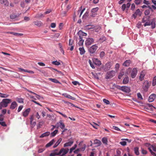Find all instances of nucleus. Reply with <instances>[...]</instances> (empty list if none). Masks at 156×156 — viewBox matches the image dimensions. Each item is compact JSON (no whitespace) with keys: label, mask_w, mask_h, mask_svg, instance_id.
Returning a JSON list of instances; mask_svg holds the SVG:
<instances>
[{"label":"nucleus","mask_w":156,"mask_h":156,"mask_svg":"<svg viewBox=\"0 0 156 156\" xmlns=\"http://www.w3.org/2000/svg\"><path fill=\"white\" fill-rule=\"evenodd\" d=\"M58 130L56 129L55 131H54L53 132L51 133L50 134V136L51 137H54L55 136L56 134L58 132Z\"/></svg>","instance_id":"obj_30"},{"label":"nucleus","mask_w":156,"mask_h":156,"mask_svg":"<svg viewBox=\"0 0 156 156\" xmlns=\"http://www.w3.org/2000/svg\"><path fill=\"white\" fill-rule=\"evenodd\" d=\"M78 35L79 36V39H83V36H86L87 35V33L83 32L82 30H80L78 33Z\"/></svg>","instance_id":"obj_10"},{"label":"nucleus","mask_w":156,"mask_h":156,"mask_svg":"<svg viewBox=\"0 0 156 156\" xmlns=\"http://www.w3.org/2000/svg\"><path fill=\"white\" fill-rule=\"evenodd\" d=\"M76 147H77L76 144H75L73 147L72 148H71L70 149L69 153H71L73 151V150H75Z\"/></svg>","instance_id":"obj_40"},{"label":"nucleus","mask_w":156,"mask_h":156,"mask_svg":"<svg viewBox=\"0 0 156 156\" xmlns=\"http://www.w3.org/2000/svg\"><path fill=\"white\" fill-rule=\"evenodd\" d=\"M112 65V62H108L103 66L102 68L105 71H106L110 69Z\"/></svg>","instance_id":"obj_5"},{"label":"nucleus","mask_w":156,"mask_h":156,"mask_svg":"<svg viewBox=\"0 0 156 156\" xmlns=\"http://www.w3.org/2000/svg\"><path fill=\"white\" fill-rule=\"evenodd\" d=\"M126 8V5L125 4H123L122 6V9L123 11H124Z\"/></svg>","instance_id":"obj_62"},{"label":"nucleus","mask_w":156,"mask_h":156,"mask_svg":"<svg viewBox=\"0 0 156 156\" xmlns=\"http://www.w3.org/2000/svg\"><path fill=\"white\" fill-rule=\"evenodd\" d=\"M99 9L98 7H96L95 8H93L91 10V12H94V13H96L97 11Z\"/></svg>","instance_id":"obj_41"},{"label":"nucleus","mask_w":156,"mask_h":156,"mask_svg":"<svg viewBox=\"0 0 156 156\" xmlns=\"http://www.w3.org/2000/svg\"><path fill=\"white\" fill-rule=\"evenodd\" d=\"M8 33L16 36H21L23 35V34L21 33H16L13 32H8Z\"/></svg>","instance_id":"obj_27"},{"label":"nucleus","mask_w":156,"mask_h":156,"mask_svg":"<svg viewBox=\"0 0 156 156\" xmlns=\"http://www.w3.org/2000/svg\"><path fill=\"white\" fill-rule=\"evenodd\" d=\"M120 144L122 146H124L126 145V143L125 141H123L120 142Z\"/></svg>","instance_id":"obj_58"},{"label":"nucleus","mask_w":156,"mask_h":156,"mask_svg":"<svg viewBox=\"0 0 156 156\" xmlns=\"http://www.w3.org/2000/svg\"><path fill=\"white\" fill-rule=\"evenodd\" d=\"M89 63L91 66V67L93 68V69H94L95 68V66H94V64L92 63L91 61L90 60H89Z\"/></svg>","instance_id":"obj_51"},{"label":"nucleus","mask_w":156,"mask_h":156,"mask_svg":"<svg viewBox=\"0 0 156 156\" xmlns=\"http://www.w3.org/2000/svg\"><path fill=\"white\" fill-rule=\"evenodd\" d=\"M86 145L85 144H83L82 147L80 148V151H84L86 148Z\"/></svg>","instance_id":"obj_44"},{"label":"nucleus","mask_w":156,"mask_h":156,"mask_svg":"<svg viewBox=\"0 0 156 156\" xmlns=\"http://www.w3.org/2000/svg\"><path fill=\"white\" fill-rule=\"evenodd\" d=\"M50 132H46L42 134L40 136V138H43L44 137L48 136L50 134Z\"/></svg>","instance_id":"obj_23"},{"label":"nucleus","mask_w":156,"mask_h":156,"mask_svg":"<svg viewBox=\"0 0 156 156\" xmlns=\"http://www.w3.org/2000/svg\"><path fill=\"white\" fill-rule=\"evenodd\" d=\"M143 3L146 4L147 5H148L150 4L149 2L148 1H147L146 0H144L143 1Z\"/></svg>","instance_id":"obj_61"},{"label":"nucleus","mask_w":156,"mask_h":156,"mask_svg":"<svg viewBox=\"0 0 156 156\" xmlns=\"http://www.w3.org/2000/svg\"><path fill=\"white\" fill-rule=\"evenodd\" d=\"M156 98V95L154 94H152L149 97L148 101L149 102L153 101Z\"/></svg>","instance_id":"obj_11"},{"label":"nucleus","mask_w":156,"mask_h":156,"mask_svg":"<svg viewBox=\"0 0 156 156\" xmlns=\"http://www.w3.org/2000/svg\"><path fill=\"white\" fill-rule=\"evenodd\" d=\"M93 61L96 65L98 66H100L101 64V62L97 58H94Z\"/></svg>","instance_id":"obj_19"},{"label":"nucleus","mask_w":156,"mask_h":156,"mask_svg":"<svg viewBox=\"0 0 156 156\" xmlns=\"http://www.w3.org/2000/svg\"><path fill=\"white\" fill-rule=\"evenodd\" d=\"M129 79L128 77H125L123 80V83L124 84H127L129 82Z\"/></svg>","instance_id":"obj_33"},{"label":"nucleus","mask_w":156,"mask_h":156,"mask_svg":"<svg viewBox=\"0 0 156 156\" xmlns=\"http://www.w3.org/2000/svg\"><path fill=\"white\" fill-rule=\"evenodd\" d=\"M49 80H51V82L55 83H58L61 84V83L57 79H53L51 78H49Z\"/></svg>","instance_id":"obj_29"},{"label":"nucleus","mask_w":156,"mask_h":156,"mask_svg":"<svg viewBox=\"0 0 156 156\" xmlns=\"http://www.w3.org/2000/svg\"><path fill=\"white\" fill-rule=\"evenodd\" d=\"M0 124L2 126L4 127H6L7 126V125L6 124L5 122L3 121L0 122Z\"/></svg>","instance_id":"obj_50"},{"label":"nucleus","mask_w":156,"mask_h":156,"mask_svg":"<svg viewBox=\"0 0 156 156\" xmlns=\"http://www.w3.org/2000/svg\"><path fill=\"white\" fill-rule=\"evenodd\" d=\"M69 149H65L63 148H62L59 152V155L62 154V155L64 156L68 152Z\"/></svg>","instance_id":"obj_9"},{"label":"nucleus","mask_w":156,"mask_h":156,"mask_svg":"<svg viewBox=\"0 0 156 156\" xmlns=\"http://www.w3.org/2000/svg\"><path fill=\"white\" fill-rule=\"evenodd\" d=\"M11 100L10 99H3L2 101L0 103V110L2 109V107L5 108L7 107L8 104L11 103Z\"/></svg>","instance_id":"obj_2"},{"label":"nucleus","mask_w":156,"mask_h":156,"mask_svg":"<svg viewBox=\"0 0 156 156\" xmlns=\"http://www.w3.org/2000/svg\"><path fill=\"white\" fill-rule=\"evenodd\" d=\"M94 39L92 38H88L85 41V44L87 46L91 45L94 42Z\"/></svg>","instance_id":"obj_7"},{"label":"nucleus","mask_w":156,"mask_h":156,"mask_svg":"<svg viewBox=\"0 0 156 156\" xmlns=\"http://www.w3.org/2000/svg\"><path fill=\"white\" fill-rule=\"evenodd\" d=\"M118 88L125 92L129 93L130 91V88L126 86H119Z\"/></svg>","instance_id":"obj_8"},{"label":"nucleus","mask_w":156,"mask_h":156,"mask_svg":"<svg viewBox=\"0 0 156 156\" xmlns=\"http://www.w3.org/2000/svg\"><path fill=\"white\" fill-rule=\"evenodd\" d=\"M115 72L114 70H112L108 72L106 74L105 78L107 79H110L113 77L115 75Z\"/></svg>","instance_id":"obj_4"},{"label":"nucleus","mask_w":156,"mask_h":156,"mask_svg":"<svg viewBox=\"0 0 156 156\" xmlns=\"http://www.w3.org/2000/svg\"><path fill=\"white\" fill-rule=\"evenodd\" d=\"M58 150L56 149L53 151L50 154V156H55L56 155H59V152H58Z\"/></svg>","instance_id":"obj_14"},{"label":"nucleus","mask_w":156,"mask_h":156,"mask_svg":"<svg viewBox=\"0 0 156 156\" xmlns=\"http://www.w3.org/2000/svg\"><path fill=\"white\" fill-rule=\"evenodd\" d=\"M119 63H116L115 66V69L116 71L119 69Z\"/></svg>","instance_id":"obj_52"},{"label":"nucleus","mask_w":156,"mask_h":156,"mask_svg":"<svg viewBox=\"0 0 156 156\" xmlns=\"http://www.w3.org/2000/svg\"><path fill=\"white\" fill-rule=\"evenodd\" d=\"M62 95L65 97L71 99L72 100H74L76 99L75 98L67 94V93L63 94H62Z\"/></svg>","instance_id":"obj_17"},{"label":"nucleus","mask_w":156,"mask_h":156,"mask_svg":"<svg viewBox=\"0 0 156 156\" xmlns=\"http://www.w3.org/2000/svg\"><path fill=\"white\" fill-rule=\"evenodd\" d=\"M52 63L53 64L57 66L59 65L60 64V63L59 62L57 61H53L52 62Z\"/></svg>","instance_id":"obj_43"},{"label":"nucleus","mask_w":156,"mask_h":156,"mask_svg":"<svg viewBox=\"0 0 156 156\" xmlns=\"http://www.w3.org/2000/svg\"><path fill=\"white\" fill-rule=\"evenodd\" d=\"M121 152L119 150H117L116 154L115 156H121Z\"/></svg>","instance_id":"obj_47"},{"label":"nucleus","mask_w":156,"mask_h":156,"mask_svg":"<svg viewBox=\"0 0 156 156\" xmlns=\"http://www.w3.org/2000/svg\"><path fill=\"white\" fill-rule=\"evenodd\" d=\"M148 7L149 8V9H152V8L154 10H155L156 9V6L154 5H152L151 6L150 5H148Z\"/></svg>","instance_id":"obj_45"},{"label":"nucleus","mask_w":156,"mask_h":156,"mask_svg":"<svg viewBox=\"0 0 156 156\" xmlns=\"http://www.w3.org/2000/svg\"><path fill=\"white\" fill-rule=\"evenodd\" d=\"M34 23L35 25L37 26L38 27L41 26L43 24L40 21H34Z\"/></svg>","instance_id":"obj_24"},{"label":"nucleus","mask_w":156,"mask_h":156,"mask_svg":"<svg viewBox=\"0 0 156 156\" xmlns=\"http://www.w3.org/2000/svg\"><path fill=\"white\" fill-rule=\"evenodd\" d=\"M80 40L78 43L79 46H82L83 44L84 40L83 39H79Z\"/></svg>","instance_id":"obj_34"},{"label":"nucleus","mask_w":156,"mask_h":156,"mask_svg":"<svg viewBox=\"0 0 156 156\" xmlns=\"http://www.w3.org/2000/svg\"><path fill=\"white\" fill-rule=\"evenodd\" d=\"M131 72V77L132 78H134L136 76L137 73V70L136 68H134L132 69L131 68H129L126 70V73L128 75Z\"/></svg>","instance_id":"obj_1"},{"label":"nucleus","mask_w":156,"mask_h":156,"mask_svg":"<svg viewBox=\"0 0 156 156\" xmlns=\"http://www.w3.org/2000/svg\"><path fill=\"white\" fill-rule=\"evenodd\" d=\"M105 52L103 51H101L100 54V56L101 58H102L105 55Z\"/></svg>","instance_id":"obj_49"},{"label":"nucleus","mask_w":156,"mask_h":156,"mask_svg":"<svg viewBox=\"0 0 156 156\" xmlns=\"http://www.w3.org/2000/svg\"><path fill=\"white\" fill-rule=\"evenodd\" d=\"M151 25V23L149 22H146L144 24V27H146L147 26H150Z\"/></svg>","instance_id":"obj_64"},{"label":"nucleus","mask_w":156,"mask_h":156,"mask_svg":"<svg viewBox=\"0 0 156 156\" xmlns=\"http://www.w3.org/2000/svg\"><path fill=\"white\" fill-rule=\"evenodd\" d=\"M0 2L3 5L6 6H8L9 4L8 0H0Z\"/></svg>","instance_id":"obj_15"},{"label":"nucleus","mask_w":156,"mask_h":156,"mask_svg":"<svg viewBox=\"0 0 156 156\" xmlns=\"http://www.w3.org/2000/svg\"><path fill=\"white\" fill-rule=\"evenodd\" d=\"M134 151L135 154L137 155L139 154V148L137 147H136L134 148Z\"/></svg>","instance_id":"obj_31"},{"label":"nucleus","mask_w":156,"mask_h":156,"mask_svg":"<svg viewBox=\"0 0 156 156\" xmlns=\"http://www.w3.org/2000/svg\"><path fill=\"white\" fill-rule=\"evenodd\" d=\"M152 85L153 86L156 85V76H154L153 78Z\"/></svg>","instance_id":"obj_38"},{"label":"nucleus","mask_w":156,"mask_h":156,"mask_svg":"<svg viewBox=\"0 0 156 156\" xmlns=\"http://www.w3.org/2000/svg\"><path fill=\"white\" fill-rule=\"evenodd\" d=\"M124 74V72H121L118 76V78L120 79L121 78L122 76H123Z\"/></svg>","instance_id":"obj_48"},{"label":"nucleus","mask_w":156,"mask_h":156,"mask_svg":"<svg viewBox=\"0 0 156 156\" xmlns=\"http://www.w3.org/2000/svg\"><path fill=\"white\" fill-rule=\"evenodd\" d=\"M112 128L113 129H114L115 130H117V131H121L120 129L118 127H116V126H113L112 127Z\"/></svg>","instance_id":"obj_60"},{"label":"nucleus","mask_w":156,"mask_h":156,"mask_svg":"<svg viewBox=\"0 0 156 156\" xmlns=\"http://www.w3.org/2000/svg\"><path fill=\"white\" fill-rule=\"evenodd\" d=\"M55 142V140L54 139H52L51 141L49 142L46 145V147H49L51 146Z\"/></svg>","instance_id":"obj_25"},{"label":"nucleus","mask_w":156,"mask_h":156,"mask_svg":"<svg viewBox=\"0 0 156 156\" xmlns=\"http://www.w3.org/2000/svg\"><path fill=\"white\" fill-rule=\"evenodd\" d=\"M62 141V139L59 138L53 146V148L56 147L60 144Z\"/></svg>","instance_id":"obj_26"},{"label":"nucleus","mask_w":156,"mask_h":156,"mask_svg":"<svg viewBox=\"0 0 156 156\" xmlns=\"http://www.w3.org/2000/svg\"><path fill=\"white\" fill-rule=\"evenodd\" d=\"M147 106L150 108L151 109V110H152V108H155V107H154V106H153L152 105L150 104H147ZM151 111H152V110H151Z\"/></svg>","instance_id":"obj_59"},{"label":"nucleus","mask_w":156,"mask_h":156,"mask_svg":"<svg viewBox=\"0 0 156 156\" xmlns=\"http://www.w3.org/2000/svg\"><path fill=\"white\" fill-rule=\"evenodd\" d=\"M102 142L104 144L107 145L108 142L107 138L105 137H103L102 139Z\"/></svg>","instance_id":"obj_37"},{"label":"nucleus","mask_w":156,"mask_h":156,"mask_svg":"<svg viewBox=\"0 0 156 156\" xmlns=\"http://www.w3.org/2000/svg\"><path fill=\"white\" fill-rule=\"evenodd\" d=\"M4 116L2 114L0 115V122L4 120Z\"/></svg>","instance_id":"obj_56"},{"label":"nucleus","mask_w":156,"mask_h":156,"mask_svg":"<svg viewBox=\"0 0 156 156\" xmlns=\"http://www.w3.org/2000/svg\"><path fill=\"white\" fill-rule=\"evenodd\" d=\"M17 106L16 102L14 101L11 104L10 106V108L11 109H14Z\"/></svg>","instance_id":"obj_16"},{"label":"nucleus","mask_w":156,"mask_h":156,"mask_svg":"<svg viewBox=\"0 0 156 156\" xmlns=\"http://www.w3.org/2000/svg\"><path fill=\"white\" fill-rule=\"evenodd\" d=\"M56 112L57 113H58L60 114L61 115H62L64 117H65V118H67V116L66 115H64V114H62V112H60L59 111H56Z\"/></svg>","instance_id":"obj_54"},{"label":"nucleus","mask_w":156,"mask_h":156,"mask_svg":"<svg viewBox=\"0 0 156 156\" xmlns=\"http://www.w3.org/2000/svg\"><path fill=\"white\" fill-rule=\"evenodd\" d=\"M20 14H12L10 15V18L11 19H14L17 18H18L20 16Z\"/></svg>","instance_id":"obj_18"},{"label":"nucleus","mask_w":156,"mask_h":156,"mask_svg":"<svg viewBox=\"0 0 156 156\" xmlns=\"http://www.w3.org/2000/svg\"><path fill=\"white\" fill-rule=\"evenodd\" d=\"M98 48V46L97 44L93 45L89 48L88 50L90 55H91L95 53Z\"/></svg>","instance_id":"obj_3"},{"label":"nucleus","mask_w":156,"mask_h":156,"mask_svg":"<svg viewBox=\"0 0 156 156\" xmlns=\"http://www.w3.org/2000/svg\"><path fill=\"white\" fill-rule=\"evenodd\" d=\"M23 108V106L22 105L20 106L19 107L18 110H17L18 112H20V111Z\"/></svg>","instance_id":"obj_63"},{"label":"nucleus","mask_w":156,"mask_h":156,"mask_svg":"<svg viewBox=\"0 0 156 156\" xmlns=\"http://www.w3.org/2000/svg\"><path fill=\"white\" fill-rule=\"evenodd\" d=\"M60 123L59 124L60 125V127L62 129H63L65 127V125L64 123H63L62 120L60 121Z\"/></svg>","instance_id":"obj_35"},{"label":"nucleus","mask_w":156,"mask_h":156,"mask_svg":"<svg viewBox=\"0 0 156 156\" xmlns=\"http://www.w3.org/2000/svg\"><path fill=\"white\" fill-rule=\"evenodd\" d=\"M151 83H149L148 81L145 80L144 81L143 84V88L145 91H147Z\"/></svg>","instance_id":"obj_6"},{"label":"nucleus","mask_w":156,"mask_h":156,"mask_svg":"<svg viewBox=\"0 0 156 156\" xmlns=\"http://www.w3.org/2000/svg\"><path fill=\"white\" fill-rule=\"evenodd\" d=\"M151 27L152 29H154L155 27V23L154 21H152L151 23Z\"/></svg>","instance_id":"obj_42"},{"label":"nucleus","mask_w":156,"mask_h":156,"mask_svg":"<svg viewBox=\"0 0 156 156\" xmlns=\"http://www.w3.org/2000/svg\"><path fill=\"white\" fill-rule=\"evenodd\" d=\"M79 50L80 51V55H82L85 54V51L83 47H80L79 48Z\"/></svg>","instance_id":"obj_20"},{"label":"nucleus","mask_w":156,"mask_h":156,"mask_svg":"<svg viewBox=\"0 0 156 156\" xmlns=\"http://www.w3.org/2000/svg\"><path fill=\"white\" fill-rule=\"evenodd\" d=\"M103 101L104 103H105L106 105H108L110 104L109 101L105 99H103Z\"/></svg>","instance_id":"obj_46"},{"label":"nucleus","mask_w":156,"mask_h":156,"mask_svg":"<svg viewBox=\"0 0 156 156\" xmlns=\"http://www.w3.org/2000/svg\"><path fill=\"white\" fill-rule=\"evenodd\" d=\"M18 69H19V71L20 72L23 71V72H26L27 71V70H26V69H25L21 68H18Z\"/></svg>","instance_id":"obj_57"},{"label":"nucleus","mask_w":156,"mask_h":156,"mask_svg":"<svg viewBox=\"0 0 156 156\" xmlns=\"http://www.w3.org/2000/svg\"><path fill=\"white\" fill-rule=\"evenodd\" d=\"M145 75V72L144 71L141 72L139 76V79L141 81H142L144 80Z\"/></svg>","instance_id":"obj_13"},{"label":"nucleus","mask_w":156,"mask_h":156,"mask_svg":"<svg viewBox=\"0 0 156 156\" xmlns=\"http://www.w3.org/2000/svg\"><path fill=\"white\" fill-rule=\"evenodd\" d=\"M135 13H136L137 15H140V11L139 9H137Z\"/></svg>","instance_id":"obj_55"},{"label":"nucleus","mask_w":156,"mask_h":156,"mask_svg":"<svg viewBox=\"0 0 156 156\" xmlns=\"http://www.w3.org/2000/svg\"><path fill=\"white\" fill-rule=\"evenodd\" d=\"M9 96V94L0 93V97L2 98H6Z\"/></svg>","instance_id":"obj_32"},{"label":"nucleus","mask_w":156,"mask_h":156,"mask_svg":"<svg viewBox=\"0 0 156 156\" xmlns=\"http://www.w3.org/2000/svg\"><path fill=\"white\" fill-rule=\"evenodd\" d=\"M131 61L129 60H126L123 63V65L125 66H128L131 63Z\"/></svg>","instance_id":"obj_22"},{"label":"nucleus","mask_w":156,"mask_h":156,"mask_svg":"<svg viewBox=\"0 0 156 156\" xmlns=\"http://www.w3.org/2000/svg\"><path fill=\"white\" fill-rule=\"evenodd\" d=\"M73 143V140H71L66 143L64 145V147L71 146Z\"/></svg>","instance_id":"obj_21"},{"label":"nucleus","mask_w":156,"mask_h":156,"mask_svg":"<svg viewBox=\"0 0 156 156\" xmlns=\"http://www.w3.org/2000/svg\"><path fill=\"white\" fill-rule=\"evenodd\" d=\"M30 111V109L29 108L26 109L25 111H24L23 113V115L24 117H27L29 114V112Z\"/></svg>","instance_id":"obj_12"},{"label":"nucleus","mask_w":156,"mask_h":156,"mask_svg":"<svg viewBox=\"0 0 156 156\" xmlns=\"http://www.w3.org/2000/svg\"><path fill=\"white\" fill-rule=\"evenodd\" d=\"M94 144H97L98 146H99L101 145V141L97 139H95V140H94Z\"/></svg>","instance_id":"obj_36"},{"label":"nucleus","mask_w":156,"mask_h":156,"mask_svg":"<svg viewBox=\"0 0 156 156\" xmlns=\"http://www.w3.org/2000/svg\"><path fill=\"white\" fill-rule=\"evenodd\" d=\"M142 2V0H135L134 1L136 5H138L140 4Z\"/></svg>","instance_id":"obj_39"},{"label":"nucleus","mask_w":156,"mask_h":156,"mask_svg":"<svg viewBox=\"0 0 156 156\" xmlns=\"http://www.w3.org/2000/svg\"><path fill=\"white\" fill-rule=\"evenodd\" d=\"M94 26L92 25H88L85 26V28L87 30H89L94 28Z\"/></svg>","instance_id":"obj_28"},{"label":"nucleus","mask_w":156,"mask_h":156,"mask_svg":"<svg viewBox=\"0 0 156 156\" xmlns=\"http://www.w3.org/2000/svg\"><path fill=\"white\" fill-rule=\"evenodd\" d=\"M137 96L139 99L140 100L143 99L142 96L140 93H138L137 94Z\"/></svg>","instance_id":"obj_53"}]
</instances>
